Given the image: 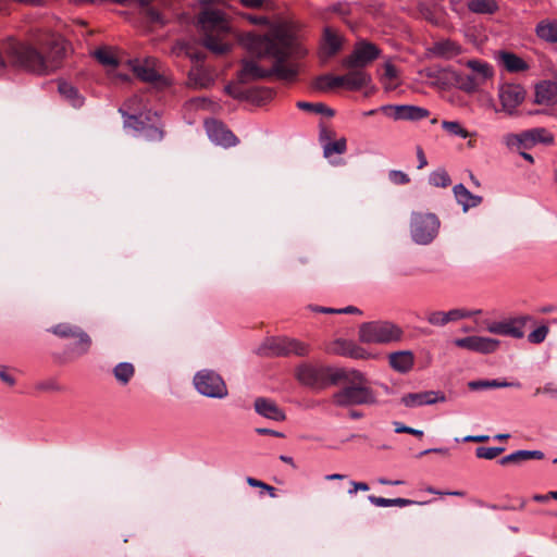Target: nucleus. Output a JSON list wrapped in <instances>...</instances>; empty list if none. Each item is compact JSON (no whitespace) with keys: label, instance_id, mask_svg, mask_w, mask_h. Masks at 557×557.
<instances>
[{"label":"nucleus","instance_id":"1","mask_svg":"<svg viewBox=\"0 0 557 557\" xmlns=\"http://www.w3.org/2000/svg\"><path fill=\"white\" fill-rule=\"evenodd\" d=\"M243 45L251 54L271 60L272 66L263 69L256 61H244L239 73L242 83L269 77L293 83L299 72L297 60L307 54L296 36L282 27H274L263 35L248 33L243 37Z\"/></svg>","mask_w":557,"mask_h":557},{"label":"nucleus","instance_id":"2","mask_svg":"<svg viewBox=\"0 0 557 557\" xmlns=\"http://www.w3.org/2000/svg\"><path fill=\"white\" fill-rule=\"evenodd\" d=\"M4 50L10 64L39 75H46L59 67L65 55V48L58 41L30 44L9 39Z\"/></svg>","mask_w":557,"mask_h":557},{"label":"nucleus","instance_id":"3","mask_svg":"<svg viewBox=\"0 0 557 557\" xmlns=\"http://www.w3.org/2000/svg\"><path fill=\"white\" fill-rule=\"evenodd\" d=\"M339 383L342 388L332 396V403L337 407L372 406L377 403L376 393L370 381L358 370L343 369Z\"/></svg>","mask_w":557,"mask_h":557},{"label":"nucleus","instance_id":"4","mask_svg":"<svg viewBox=\"0 0 557 557\" xmlns=\"http://www.w3.org/2000/svg\"><path fill=\"white\" fill-rule=\"evenodd\" d=\"M198 25L202 30V42L214 53L222 54L230 48L226 36L230 25L224 12L218 7L207 5L198 15Z\"/></svg>","mask_w":557,"mask_h":557},{"label":"nucleus","instance_id":"5","mask_svg":"<svg viewBox=\"0 0 557 557\" xmlns=\"http://www.w3.org/2000/svg\"><path fill=\"white\" fill-rule=\"evenodd\" d=\"M295 375L301 385L320 391L338 384L343 369L302 363L297 367Z\"/></svg>","mask_w":557,"mask_h":557},{"label":"nucleus","instance_id":"6","mask_svg":"<svg viewBox=\"0 0 557 557\" xmlns=\"http://www.w3.org/2000/svg\"><path fill=\"white\" fill-rule=\"evenodd\" d=\"M124 126L134 129L136 136L148 141H161L164 137L163 125L157 112L127 114Z\"/></svg>","mask_w":557,"mask_h":557},{"label":"nucleus","instance_id":"7","mask_svg":"<svg viewBox=\"0 0 557 557\" xmlns=\"http://www.w3.org/2000/svg\"><path fill=\"white\" fill-rule=\"evenodd\" d=\"M358 335L359 341L364 344H388L399 341L403 336V331L392 322L373 321L362 323Z\"/></svg>","mask_w":557,"mask_h":557},{"label":"nucleus","instance_id":"8","mask_svg":"<svg viewBox=\"0 0 557 557\" xmlns=\"http://www.w3.org/2000/svg\"><path fill=\"white\" fill-rule=\"evenodd\" d=\"M440 220L434 213L413 212L410 221L412 240L418 245H428L436 237Z\"/></svg>","mask_w":557,"mask_h":557},{"label":"nucleus","instance_id":"9","mask_svg":"<svg viewBox=\"0 0 557 557\" xmlns=\"http://www.w3.org/2000/svg\"><path fill=\"white\" fill-rule=\"evenodd\" d=\"M309 345L295 338L278 337L267 339L257 350L260 356L304 357L309 354Z\"/></svg>","mask_w":557,"mask_h":557},{"label":"nucleus","instance_id":"10","mask_svg":"<svg viewBox=\"0 0 557 557\" xmlns=\"http://www.w3.org/2000/svg\"><path fill=\"white\" fill-rule=\"evenodd\" d=\"M194 385L197 392L206 397L223 399L228 394L224 380L213 370L198 371L194 376Z\"/></svg>","mask_w":557,"mask_h":557},{"label":"nucleus","instance_id":"11","mask_svg":"<svg viewBox=\"0 0 557 557\" xmlns=\"http://www.w3.org/2000/svg\"><path fill=\"white\" fill-rule=\"evenodd\" d=\"M466 65L472 73L459 75L457 78L460 89L466 92L476 91L481 85L493 77V67L487 62L473 59L467 61Z\"/></svg>","mask_w":557,"mask_h":557},{"label":"nucleus","instance_id":"12","mask_svg":"<svg viewBox=\"0 0 557 557\" xmlns=\"http://www.w3.org/2000/svg\"><path fill=\"white\" fill-rule=\"evenodd\" d=\"M529 321H531L530 315H519L502 321L485 320L482 324L483 329L492 334L520 339L524 336V326Z\"/></svg>","mask_w":557,"mask_h":557},{"label":"nucleus","instance_id":"13","mask_svg":"<svg viewBox=\"0 0 557 557\" xmlns=\"http://www.w3.org/2000/svg\"><path fill=\"white\" fill-rule=\"evenodd\" d=\"M380 49L372 42L359 40L356 42L352 52L346 57L342 64L346 69H362L377 59Z\"/></svg>","mask_w":557,"mask_h":557},{"label":"nucleus","instance_id":"14","mask_svg":"<svg viewBox=\"0 0 557 557\" xmlns=\"http://www.w3.org/2000/svg\"><path fill=\"white\" fill-rule=\"evenodd\" d=\"M51 331L59 337L77 338V343L74 345L72 350L78 356L87 354L91 346L90 336L78 326H74L67 323H60L53 326Z\"/></svg>","mask_w":557,"mask_h":557},{"label":"nucleus","instance_id":"15","mask_svg":"<svg viewBox=\"0 0 557 557\" xmlns=\"http://www.w3.org/2000/svg\"><path fill=\"white\" fill-rule=\"evenodd\" d=\"M498 97L502 103V111L512 115L516 109L523 102L525 90L519 84H505L499 88Z\"/></svg>","mask_w":557,"mask_h":557},{"label":"nucleus","instance_id":"16","mask_svg":"<svg viewBox=\"0 0 557 557\" xmlns=\"http://www.w3.org/2000/svg\"><path fill=\"white\" fill-rule=\"evenodd\" d=\"M454 344L459 348L488 355L497 350L500 342L492 337L472 335L462 338H456Z\"/></svg>","mask_w":557,"mask_h":557},{"label":"nucleus","instance_id":"17","mask_svg":"<svg viewBox=\"0 0 557 557\" xmlns=\"http://www.w3.org/2000/svg\"><path fill=\"white\" fill-rule=\"evenodd\" d=\"M132 69L136 76L144 82L158 83L162 81L160 62L156 58L148 57L144 60H134Z\"/></svg>","mask_w":557,"mask_h":557},{"label":"nucleus","instance_id":"18","mask_svg":"<svg viewBox=\"0 0 557 557\" xmlns=\"http://www.w3.org/2000/svg\"><path fill=\"white\" fill-rule=\"evenodd\" d=\"M381 110L394 120L420 121L430 115L429 110L417 106H383Z\"/></svg>","mask_w":557,"mask_h":557},{"label":"nucleus","instance_id":"19","mask_svg":"<svg viewBox=\"0 0 557 557\" xmlns=\"http://www.w3.org/2000/svg\"><path fill=\"white\" fill-rule=\"evenodd\" d=\"M206 132L208 137L216 145H221L223 147H232L235 146L238 140L237 137L226 128L221 122L216 120H207L205 122Z\"/></svg>","mask_w":557,"mask_h":557},{"label":"nucleus","instance_id":"20","mask_svg":"<svg viewBox=\"0 0 557 557\" xmlns=\"http://www.w3.org/2000/svg\"><path fill=\"white\" fill-rule=\"evenodd\" d=\"M327 352L354 359H367L370 355L367 350L352 341L337 338L326 348Z\"/></svg>","mask_w":557,"mask_h":557},{"label":"nucleus","instance_id":"21","mask_svg":"<svg viewBox=\"0 0 557 557\" xmlns=\"http://www.w3.org/2000/svg\"><path fill=\"white\" fill-rule=\"evenodd\" d=\"M481 313V310H465V309H451L445 311H431L426 315V321L434 326H445L449 322H455L461 319L470 318L473 314Z\"/></svg>","mask_w":557,"mask_h":557},{"label":"nucleus","instance_id":"22","mask_svg":"<svg viewBox=\"0 0 557 557\" xmlns=\"http://www.w3.org/2000/svg\"><path fill=\"white\" fill-rule=\"evenodd\" d=\"M446 397L441 392L426 391L420 393H409L401 397V403L408 408H414L423 405H433L445 401Z\"/></svg>","mask_w":557,"mask_h":557},{"label":"nucleus","instance_id":"23","mask_svg":"<svg viewBox=\"0 0 557 557\" xmlns=\"http://www.w3.org/2000/svg\"><path fill=\"white\" fill-rule=\"evenodd\" d=\"M534 102L541 106L557 103V83L544 81L535 86Z\"/></svg>","mask_w":557,"mask_h":557},{"label":"nucleus","instance_id":"24","mask_svg":"<svg viewBox=\"0 0 557 557\" xmlns=\"http://www.w3.org/2000/svg\"><path fill=\"white\" fill-rule=\"evenodd\" d=\"M255 410L258 414L274 421H283L285 413L283 410L271 399L259 397L255 400Z\"/></svg>","mask_w":557,"mask_h":557},{"label":"nucleus","instance_id":"25","mask_svg":"<svg viewBox=\"0 0 557 557\" xmlns=\"http://www.w3.org/2000/svg\"><path fill=\"white\" fill-rule=\"evenodd\" d=\"M350 71L342 75L344 87L350 90H359L371 83V76L362 69H349Z\"/></svg>","mask_w":557,"mask_h":557},{"label":"nucleus","instance_id":"26","mask_svg":"<svg viewBox=\"0 0 557 557\" xmlns=\"http://www.w3.org/2000/svg\"><path fill=\"white\" fill-rule=\"evenodd\" d=\"M431 52L438 58L451 59L461 53V46L451 39H441L433 44Z\"/></svg>","mask_w":557,"mask_h":557},{"label":"nucleus","instance_id":"27","mask_svg":"<svg viewBox=\"0 0 557 557\" xmlns=\"http://www.w3.org/2000/svg\"><path fill=\"white\" fill-rule=\"evenodd\" d=\"M543 458L544 453L541 450H517L500 458L498 463L502 466H507L509 463L519 466L531 459L541 460Z\"/></svg>","mask_w":557,"mask_h":557},{"label":"nucleus","instance_id":"28","mask_svg":"<svg viewBox=\"0 0 557 557\" xmlns=\"http://www.w3.org/2000/svg\"><path fill=\"white\" fill-rule=\"evenodd\" d=\"M342 48L341 36L332 30L330 27L324 29L323 41L321 46V54L325 58H330L336 54Z\"/></svg>","mask_w":557,"mask_h":557},{"label":"nucleus","instance_id":"29","mask_svg":"<svg viewBox=\"0 0 557 557\" xmlns=\"http://www.w3.org/2000/svg\"><path fill=\"white\" fill-rule=\"evenodd\" d=\"M226 91L235 98L249 99L259 104L265 103L273 98V91L269 88H255L247 91L232 92L231 87H226Z\"/></svg>","mask_w":557,"mask_h":557},{"label":"nucleus","instance_id":"30","mask_svg":"<svg viewBox=\"0 0 557 557\" xmlns=\"http://www.w3.org/2000/svg\"><path fill=\"white\" fill-rule=\"evenodd\" d=\"M389 366L400 372L406 373L413 367L414 357L411 351H396L389 355Z\"/></svg>","mask_w":557,"mask_h":557},{"label":"nucleus","instance_id":"31","mask_svg":"<svg viewBox=\"0 0 557 557\" xmlns=\"http://www.w3.org/2000/svg\"><path fill=\"white\" fill-rule=\"evenodd\" d=\"M147 103L144 95H134L133 97L128 98L123 107L119 109V112L122 114V116L127 119V114H139V113H146L148 110H146Z\"/></svg>","mask_w":557,"mask_h":557},{"label":"nucleus","instance_id":"32","mask_svg":"<svg viewBox=\"0 0 557 557\" xmlns=\"http://www.w3.org/2000/svg\"><path fill=\"white\" fill-rule=\"evenodd\" d=\"M60 95L74 108H82L85 98L79 94L76 87L66 82L59 83L58 86Z\"/></svg>","mask_w":557,"mask_h":557},{"label":"nucleus","instance_id":"33","mask_svg":"<svg viewBox=\"0 0 557 557\" xmlns=\"http://www.w3.org/2000/svg\"><path fill=\"white\" fill-rule=\"evenodd\" d=\"M499 61L504 65V67L511 73H519L528 70L527 62L512 52H500Z\"/></svg>","mask_w":557,"mask_h":557},{"label":"nucleus","instance_id":"34","mask_svg":"<svg viewBox=\"0 0 557 557\" xmlns=\"http://www.w3.org/2000/svg\"><path fill=\"white\" fill-rule=\"evenodd\" d=\"M468 386L472 391H480L486 388H504V387H516L519 388L521 384L519 382H507L505 380H478L468 383Z\"/></svg>","mask_w":557,"mask_h":557},{"label":"nucleus","instance_id":"35","mask_svg":"<svg viewBox=\"0 0 557 557\" xmlns=\"http://www.w3.org/2000/svg\"><path fill=\"white\" fill-rule=\"evenodd\" d=\"M313 87L320 91H329L344 87V79L342 75L324 74L314 79Z\"/></svg>","mask_w":557,"mask_h":557},{"label":"nucleus","instance_id":"36","mask_svg":"<svg viewBox=\"0 0 557 557\" xmlns=\"http://www.w3.org/2000/svg\"><path fill=\"white\" fill-rule=\"evenodd\" d=\"M212 79L208 72L201 66L193 67L188 73V84L195 88H207Z\"/></svg>","mask_w":557,"mask_h":557},{"label":"nucleus","instance_id":"37","mask_svg":"<svg viewBox=\"0 0 557 557\" xmlns=\"http://www.w3.org/2000/svg\"><path fill=\"white\" fill-rule=\"evenodd\" d=\"M504 143L509 149L512 150L532 148L527 131H523L519 134H507L504 137Z\"/></svg>","mask_w":557,"mask_h":557},{"label":"nucleus","instance_id":"38","mask_svg":"<svg viewBox=\"0 0 557 557\" xmlns=\"http://www.w3.org/2000/svg\"><path fill=\"white\" fill-rule=\"evenodd\" d=\"M536 35L548 42H557V22L542 21L536 26Z\"/></svg>","mask_w":557,"mask_h":557},{"label":"nucleus","instance_id":"39","mask_svg":"<svg viewBox=\"0 0 557 557\" xmlns=\"http://www.w3.org/2000/svg\"><path fill=\"white\" fill-rule=\"evenodd\" d=\"M468 9L476 14H493L498 4L496 0H468Z\"/></svg>","mask_w":557,"mask_h":557},{"label":"nucleus","instance_id":"40","mask_svg":"<svg viewBox=\"0 0 557 557\" xmlns=\"http://www.w3.org/2000/svg\"><path fill=\"white\" fill-rule=\"evenodd\" d=\"M369 502L377 507H391V506H398V507H406L413 504H418L414 500L407 499V498H384L380 496L370 495L368 496ZM421 505L423 503H420Z\"/></svg>","mask_w":557,"mask_h":557},{"label":"nucleus","instance_id":"41","mask_svg":"<svg viewBox=\"0 0 557 557\" xmlns=\"http://www.w3.org/2000/svg\"><path fill=\"white\" fill-rule=\"evenodd\" d=\"M527 132L532 147L537 144L550 145L554 143V136L545 127H534Z\"/></svg>","mask_w":557,"mask_h":557},{"label":"nucleus","instance_id":"42","mask_svg":"<svg viewBox=\"0 0 557 557\" xmlns=\"http://www.w3.org/2000/svg\"><path fill=\"white\" fill-rule=\"evenodd\" d=\"M135 369L129 362H120L113 369L114 377L122 385H126L134 376Z\"/></svg>","mask_w":557,"mask_h":557},{"label":"nucleus","instance_id":"43","mask_svg":"<svg viewBox=\"0 0 557 557\" xmlns=\"http://www.w3.org/2000/svg\"><path fill=\"white\" fill-rule=\"evenodd\" d=\"M429 183L434 187L445 188L451 184V180L446 170L437 169L430 174Z\"/></svg>","mask_w":557,"mask_h":557},{"label":"nucleus","instance_id":"44","mask_svg":"<svg viewBox=\"0 0 557 557\" xmlns=\"http://www.w3.org/2000/svg\"><path fill=\"white\" fill-rule=\"evenodd\" d=\"M346 149L347 145L344 137L334 141L329 140L323 144V154L325 158L331 157L333 153L342 154L346 152Z\"/></svg>","mask_w":557,"mask_h":557},{"label":"nucleus","instance_id":"45","mask_svg":"<svg viewBox=\"0 0 557 557\" xmlns=\"http://www.w3.org/2000/svg\"><path fill=\"white\" fill-rule=\"evenodd\" d=\"M297 107L305 111H310L319 114H324L326 116H333L335 114L334 110L326 107L325 104L321 102L312 103V102H305L299 101L297 102Z\"/></svg>","mask_w":557,"mask_h":557},{"label":"nucleus","instance_id":"46","mask_svg":"<svg viewBox=\"0 0 557 557\" xmlns=\"http://www.w3.org/2000/svg\"><path fill=\"white\" fill-rule=\"evenodd\" d=\"M453 190L457 202L462 206L465 212L468 211L471 191L463 184L455 185Z\"/></svg>","mask_w":557,"mask_h":557},{"label":"nucleus","instance_id":"47","mask_svg":"<svg viewBox=\"0 0 557 557\" xmlns=\"http://www.w3.org/2000/svg\"><path fill=\"white\" fill-rule=\"evenodd\" d=\"M94 54L95 58L99 61V63H101L102 65L116 66L119 63L115 55L106 48H100L96 50Z\"/></svg>","mask_w":557,"mask_h":557},{"label":"nucleus","instance_id":"48","mask_svg":"<svg viewBox=\"0 0 557 557\" xmlns=\"http://www.w3.org/2000/svg\"><path fill=\"white\" fill-rule=\"evenodd\" d=\"M442 127L447 131L448 133L459 136L460 138H468L469 133L467 129H465L461 124L457 121H443Z\"/></svg>","mask_w":557,"mask_h":557},{"label":"nucleus","instance_id":"49","mask_svg":"<svg viewBox=\"0 0 557 557\" xmlns=\"http://www.w3.org/2000/svg\"><path fill=\"white\" fill-rule=\"evenodd\" d=\"M505 450V447H484L480 446L475 449V455L478 458L482 459H494L499 456Z\"/></svg>","mask_w":557,"mask_h":557},{"label":"nucleus","instance_id":"50","mask_svg":"<svg viewBox=\"0 0 557 557\" xmlns=\"http://www.w3.org/2000/svg\"><path fill=\"white\" fill-rule=\"evenodd\" d=\"M548 332L549 329L546 325H541L528 335V341L532 344H541L546 339Z\"/></svg>","mask_w":557,"mask_h":557},{"label":"nucleus","instance_id":"51","mask_svg":"<svg viewBox=\"0 0 557 557\" xmlns=\"http://www.w3.org/2000/svg\"><path fill=\"white\" fill-rule=\"evenodd\" d=\"M148 4L149 3L141 4L144 7V14L147 17V20L153 24H164L165 21L161 13L157 9L149 7Z\"/></svg>","mask_w":557,"mask_h":557},{"label":"nucleus","instance_id":"52","mask_svg":"<svg viewBox=\"0 0 557 557\" xmlns=\"http://www.w3.org/2000/svg\"><path fill=\"white\" fill-rule=\"evenodd\" d=\"M245 18L248 20L253 25H262L270 27L269 32L274 27H282L285 28L282 25H272L269 21V18L264 15H256V14H246Z\"/></svg>","mask_w":557,"mask_h":557},{"label":"nucleus","instance_id":"53","mask_svg":"<svg viewBox=\"0 0 557 557\" xmlns=\"http://www.w3.org/2000/svg\"><path fill=\"white\" fill-rule=\"evenodd\" d=\"M388 178L396 185H406L410 182V177L403 171L392 170L388 172Z\"/></svg>","mask_w":557,"mask_h":557},{"label":"nucleus","instance_id":"54","mask_svg":"<svg viewBox=\"0 0 557 557\" xmlns=\"http://www.w3.org/2000/svg\"><path fill=\"white\" fill-rule=\"evenodd\" d=\"M247 483L250 485V486H253V487H262V488H265L267 491H269L270 493V496L271 497H275V493H274V487L257 480V479H253V478H248L247 479Z\"/></svg>","mask_w":557,"mask_h":557},{"label":"nucleus","instance_id":"55","mask_svg":"<svg viewBox=\"0 0 557 557\" xmlns=\"http://www.w3.org/2000/svg\"><path fill=\"white\" fill-rule=\"evenodd\" d=\"M384 73H383V76L384 78L388 79V81H394L397 78V69L389 62L385 63L384 64Z\"/></svg>","mask_w":557,"mask_h":557},{"label":"nucleus","instance_id":"56","mask_svg":"<svg viewBox=\"0 0 557 557\" xmlns=\"http://www.w3.org/2000/svg\"><path fill=\"white\" fill-rule=\"evenodd\" d=\"M336 314H362V311L355 306H347L345 308H339L336 311Z\"/></svg>","mask_w":557,"mask_h":557},{"label":"nucleus","instance_id":"57","mask_svg":"<svg viewBox=\"0 0 557 557\" xmlns=\"http://www.w3.org/2000/svg\"><path fill=\"white\" fill-rule=\"evenodd\" d=\"M418 169L421 170L428 165L426 157L421 147H417Z\"/></svg>","mask_w":557,"mask_h":557},{"label":"nucleus","instance_id":"58","mask_svg":"<svg viewBox=\"0 0 557 557\" xmlns=\"http://www.w3.org/2000/svg\"><path fill=\"white\" fill-rule=\"evenodd\" d=\"M0 380L9 386H13L15 384V379L9 374L5 369L0 370Z\"/></svg>","mask_w":557,"mask_h":557},{"label":"nucleus","instance_id":"59","mask_svg":"<svg viewBox=\"0 0 557 557\" xmlns=\"http://www.w3.org/2000/svg\"><path fill=\"white\" fill-rule=\"evenodd\" d=\"M352 488L348 491V494L352 495L359 491H368L369 485L364 482H351Z\"/></svg>","mask_w":557,"mask_h":557},{"label":"nucleus","instance_id":"60","mask_svg":"<svg viewBox=\"0 0 557 557\" xmlns=\"http://www.w3.org/2000/svg\"><path fill=\"white\" fill-rule=\"evenodd\" d=\"M37 387L42 391H59L60 389L59 385L54 381L42 382V383L38 384Z\"/></svg>","mask_w":557,"mask_h":557},{"label":"nucleus","instance_id":"61","mask_svg":"<svg viewBox=\"0 0 557 557\" xmlns=\"http://www.w3.org/2000/svg\"><path fill=\"white\" fill-rule=\"evenodd\" d=\"M543 394H547L552 398L557 399V387L553 383H546L543 386Z\"/></svg>","mask_w":557,"mask_h":557},{"label":"nucleus","instance_id":"62","mask_svg":"<svg viewBox=\"0 0 557 557\" xmlns=\"http://www.w3.org/2000/svg\"><path fill=\"white\" fill-rule=\"evenodd\" d=\"M256 432L261 435H272V436H276V437L283 436V433L271 430V429H265V428H259L256 430Z\"/></svg>","mask_w":557,"mask_h":557},{"label":"nucleus","instance_id":"63","mask_svg":"<svg viewBox=\"0 0 557 557\" xmlns=\"http://www.w3.org/2000/svg\"><path fill=\"white\" fill-rule=\"evenodd\" d=\"M488 438L490 437L487 435H468L463 438V442L482 443L488 441Z\"/></svg>","mask_w":557,"mask_h":557},{"label":"nucleus","instance_id":"64","mask_svg":"<svg viewBox=\"0 0 557 557\" xmlns=\"http://www.w3.org/2000/svg\"><path fill=\"white\" fill-rule=\"evenodd\" d=\"M240 2L247 8H261L264 0H240Z\"/></svg>","mask_w":557,"mask_h":557}]
</instances>
